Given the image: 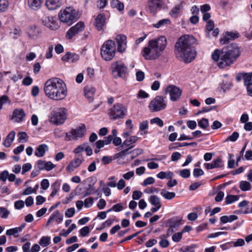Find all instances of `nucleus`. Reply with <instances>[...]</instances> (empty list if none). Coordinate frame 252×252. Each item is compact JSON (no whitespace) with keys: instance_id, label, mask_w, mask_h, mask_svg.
<instances>
[{"instance_id":"f257e3e1","label":"nucleus","mask_w":252,"mask_h":252,"mask_svg":"<svg viewBox=\"0 0 252 252\" xmlns=\"http://www.w3.org/2000/svg\"><path fill=\"white\" fill-rule=\"evenodd\" d=\"M196 41V38L192 35H184L180 37L175 46L176 57L186 63L191 62L196 55V52L192 46Z\"/></svg>"},{"instance_id":"f03ea898","label":"nucleus","mask_w":252,"mask_h":252,"mask_svg":"<svg viewBox=\"0 0 252 252\" xmlns=\"http://www.w3.org/2000/svg\"><path fill=\"white\" fill-rule=\"evenodd\" d=\"M241 51L238 45L232 43L222 48L221 50H215L212 53V58L218 62V65L220 68H224L233 64L238 58Z\"/></svg>"},{"instance_id":"7ed1b4c3","label":"nucleus","mask_w":252,"mask_h":252,"mask_svg":"<svg viewBox=\"0 0 252 252\" xmlns=\"http://www.w3.org/2000/svg\"><path fill=\"white\" fill-rule=\"evenodd\" d=\"M46 96L54 100H62L67 95V88L63 81L59 78H52L47 80L44 86Z\"/></svg>"},{"instance_id":"20e7f679","label":"nucleus","mask_w":252,"mask_h":252,"mask_svg":"<svg viewBox=\"0 0 252 252\" xmlns=\"http://www.w3.org/2000/svg\"><path fill=\"white\" fill-rule=\"evenodd\" d=\"M167 44L165 37L161 36L149 41L147 46L144 48L142 56L147 60H155L163 53Z\"/></svg>"},{"instance_id":"39448f33","label":"nucleus","mask_w":252,"mask_h":252,"mask_svg":"<svg viewBox=\"0 0 252 252\" xmlns=\"http://www.w3.org/2000/svg\"><path fill=\"white\" fill-rule=\"evenodd\" d=\"M116 50L115 42L112 40H107L101 47V56L106 61H111L115 56Z\"/></svg>"},{"instance_id":"423d86ee","label":"nucleus","mask_w":252,"mask_h":252,"mask_svg":"<svg viewBox=\"0 0 252 252\" xmlns=\"http://www.w3.org/2000/svg\"><path fill=\"white\" fill-rule=\"evenodd\" d=\"M59 17L61 22L70 26L79 19L80 15L72 7H69L61 10Z\"/></svg>"},{"instance_id":"0eeeda50","label":"nucleus","mask_w":252,"mask_h":252,"mask_svg":"<svg viewBox=\"0 0 252 252\" xmlns=\"http://www.w3.org/2000/svg\"><path fill=\"white\" fill-rule=\"evenodd\" d=\"M66 119V109L64 108H59L54 109L50 116V122L56 125L64 123Z\"/></svg>"},{"instance_id":"6e6552de","label":"nucleus","mask_w":252,"mask_h":252,"mask_svg":"<svg viewBox=\"0 0 252 252\" xmlns=\"http://www.w3.org/2000/svg\"><path fill=\"white\" fill-rule=\"evenodd\" d=\"M165 97L161 95H158L153 99L149 104V108L151 112H156L161 111L166 107Z\"/></svg>"},{"instance_id":"1a4fd4ad","label":"nucleus","mask_w":252,"mask_h":252,"mask_svg":"<svg viewBox=\"0 0 252 252\" xmlns=\"http://www.w3.org/2000/svg\"><path fill=\"white\" fill-rule=\"evenodd\" d=\"M126 109L121 104L117 103L109 109L108 115L111 120L122 119L126 115Z\"/></svg>"},{"instance_id":"9d476101","label":"nucleus","mask_w":252,"mask_h":252,"mask_svg":"<svg viewBox=\"0 0 252 252\" xmlns=\"http://www.w3.org/2000/svg\"><path fill=\"white\" fill-rule=\"evenodd\" d=\"M86 132V127L84 125H83L78 128L72 129L69 132L65 133L66 137L65 140L70 141L72 140H76L78 138H81L85 135Z\"/></svg>"},{"instance_id":"9b49d317","label":"nucleus","mask_w":252,"mask_h":252,"mask_svg":"<svg viewBox=\"0 0 252 252\" xmlns=\"http://www.w3.org/2000/svg\"><path fill=\"white\" fill-rule=\"evenodd\" d=\"M111 68L115 77H124L127 69L124 63L118 62L113 63L111 65Z\"/></svg>"},{"instance_id":"f8f14e48","label":"nucleus","mask_w":252,"mask_h":252,"mask_svg":"<svg viewBox=\"0 0 252 252\" xmlns=\"http://www.w3.org/2000/svg\"><path fill=\"white\" fill-rule=\"evenodd\" d=\"M164 5L162 0H150L148 2V7L151 13L156 14Z\"/></svg>"},{"instance_id":"ddd939ff","label":"nucleus","mask_w":252,"mask_h":252,"mask_svg":"<svg viewBox=\"0 0 252 252\" xmlns=\"http://www.w3.org/2000/svg\"><path fill=\"white\" fill-rule=\"evenodd\" d=\"M166 93L169 94L172 101H175L180 98L182 91L178 87L171 85L166 88Z\"/></svg>"},{"instance_id":"4468645a","label":"nucleus","mask_w":252,"mask_h":252,"mask_svg":"<svg viewBox=\"0 0 252 252\" xmlns=\"http://www.w3.org/2000/svg\"><path fill=\"white\" fill-rule=\"evenodd\" d=\"M84 23L82 22H79L75 26L69 29L66 33V37L68 39H71L75 34L82 31L84 29Z\"/></svg>"},{"instance_id":"2eb2a0df","label":"nucleus","mask_w":252,"mask_h":252,"mask_svg":"<svg viewBox=\"0 0 252 252\" xmlns=\"http://www.w3.org/2000/svg\"><path fill=\"white\" fill-rule=\"evenodd\" d=\"M115 40L117 43V51L120 53L125 52L126 48V36L124 34L116 36Z\"/></svg>"},{"instance_id":"dca6fc26","label":"nucleus","mask_w":252,"mask_h":252,"mask_svg":"<svg viewBox=\"0 0 252 252\" xmlns=\"http://www.w3.org/2000/svg\"><path fill=\"white\" fill-rule=\"evenodd\" d=\"M236 80L238 82L242 80H244V84L245 86L252 84V73L240 72L237 73Z\"/></svg>"},{"instance_id":"f3484780","label":"nucleus","mask_w":252,"mask_h":252,"mask_svg":"<svg viewBox=\"0 0 252 252\" xmlns=\"http://www.w3.org/2000/svg\"><path fill=\"white\" fill-rule=\"evenodd\" d=\"M106 17L104 13L99 14L95 19L94 26L97 31L103 30L105 24Z\"/></svg>"},{"instance_id":"a211bd4d","label":"nucleus","mask_w":252,"mask_h":252,"mask_svg":"<svg viewBox=\"0 0 252 252\" xmlns=\"http://www.w3.org/2000/svg\"><path fill=\"white\" fill-rule=\"evenodd\" d=\"M204 167L208 170L216 168L221 167L223 166V162L220 158L214 159L211 163H206L204 164Z\"/></svg>"},{"instance_id":"6ab92c4d","label":"nucleus","mask_w":252,"mask_h":252,"mask_svg":"<svg viewBox=\"0 0 252 252\" xmlns=\"http://www.w3.org/2000/svg\"><path fill=\"white\" fill-rule=\"evenodd\" d=\"M40 32V29L35 25L30 26L27 30L29 37L32 39L36 38Z\"/></svg>"},{"instance_id":"aec40b11","label":"nucleus","mask_w":252,"mask_h":252,"mask_svg":"<svg viewBox=\"0 0 252 252\" xmlns=\"http://www.w3.org/2000/svg\"><path fill=\"white\" fill-rule=\"evenodd\" d=\"M25 115L26 114L23 109H16L13 112V116L11 119L14 120L15 122L19 123L23 121Z\"/></svg>"},{"instance_id":"412c9836","label":"nucleus","mask_w":252,"mask_h":252,"mask_svg":"<svg viewBox=\"0 0 252 252\" xmlns=\"http://www.w3.org/2000/svg\"><path fill=\"white\" fill-rule=\"evenodd\" d=\"M83 160L79 158H76L71 160L66 168L68 172H72L75 168L79 167L82 163Z\"/></svg>"},{"instance_id":"4be33fe9","label":"nucleus","mask_w":252,"mask_h":252,"mask_svg":"<svg viewBox=\"0 0 252 252\" xmlns=\"http://www.w3.org/2000/svg\"><path fill=\"white\" fill-rule=\"evenodd\" d=\"M239 36V34L237 32H226L224 37L221 39L220 42L223 44H226L230 40L236 39Z\"/></svg>"},{"instance_id":"5701e85b","label":"nucleus","mask_w":252,"mask_h":252,"mask_svg":"<svg viewBox=\"0 0 252 252\" xmlns=\"http://www.w3.org/2000/svg\"><path fill=\"white\" fill-rule=\"evenodd\" d=\"M79 59V56L75 53L68 52L62 57V60L71 63L77 62Z\"/></svg>"},{"instance_id":"b1692460","label":"nucleus","mask_w":252,"mask_h":252,"mask_svg":"<svg viewBox=\"0 0 252 252\" xmlns=\"http://www.w3.org/2000/svg\"><path fill=\"white\" fill-rule=\"evenodd\" d=\"M95 92V89L93 86L87 85L84 88V94L90 101L93 100Z\"/></svg>"},{"instance_id":"393cba45","label":"nucleus","mask_w":252,"mask_h":252,"mask_svg":"<svg viewBox=\"0 0 252 252\" xmlns=\"http://www.w3.org/2000/svg\"><path fill=\"white\" fill-rule=\"evenodd\" d=\"M181 219L178 218H172L166 221V224L167 226H169V227H171L173 229H175L180 226L181 224Z\"/></svg>"},{"instance_id":"a878e982","label":"nucleus","mask_w":252,"mask_h":252,"mask_svg":"<svg viewBox=\"0 0 252 252\" xmlns=\"http://www.w3.org/2000/svg\"><path fill=\"white\" fill-rule=\"evenodd\" d=\"M55 18L53 16L45 17L42 19V23L47 27L54 30L55 29V25L54 22L55 21Z\"/></svg>"},{"instance_id":"bb28decb","label":"nucleus","mask_w":252,"mask_h":252,"mask_svg":"<svg viewBox=\"0 0 252 252\" xmlns=\"http://www.w3.org/2000/svg\"><path fill=\"white\" fill-rule=\"evenodd\" d=\"M48 147L45 144L39 145L35 150L34 155L37 157H42L44 156L46 152L48 151Z\"/></svg>"},{"instance_id":"cd10ccee","label":"nucleus","mask_w":252,"mask_h":252,"mask_svg":"<svg viewBox=\"0 0 252 252\" xmlns=\"http://www.w3.org/2000/svg\"><path fill=\"white\" fill-rule=\"evenodd\" d=\"M61 0H46V5L50 10H54L60 7Z\"/></svg>"},{"instance_id":"c85d7f7f","label":"nucleus","mask_w":252,"mask_h":252,"mask_svg":"<svg viewBox=\"0 0 252 252\" xmlns=\"http://www.w3.org/2000/svg\"><path fill=\"white\" fill-rule=\"evenodd\" d=\"M138 139V137L136 136H132L128 137L126 140L124 141L123 143L122 146L125 145L127 147H129V150L134 147L133 144L136 143Z\"/></svg>"},{"instance_id":"c756f323","label":"nucleus","mask_w":252,"mask_h":252,"mask_svg":"<svg viewBox=\"0 0 252 252\" xmlns=\"http://www.w3.org/2000/svg\"><path fill=\"white\" fill-rule=\"evenodd\" d=\"M43 2V0H28V4L33 10L38 9Z\"/></svg>"},{"instance_id":"7c9ffc66","label":"nucleus","mask_w":252,"mask_h":252,"mask_svg":"<svg viewBox=\"0 0 252 252\" xmlns=\"http://www.w3.org/2000/svg\"><path fill=\"white\" fill-rule=\"evenodd\" d=\"M16 133L14 131H11L6 137V138L3 143L5 147H9L13 142Z\"/></svg>"},{"instance_id":"2f4dec72","label":"nucleus","mask_w":252,"mask_h":252,"mask_svg":"<svg viewBox=\"0 0 252 252\" xmlns=\"http://www.w3.org/2000/svg\"><path fill=\"white\" fill-rule=\"evenodd\" d=\"M183 8V2L181 1L179 4L176 5L175 7L171 10L170 15L172 17H176L180 13Z\"/></svg>"},{"instance_id":"473e14b6","label":"nucleus","mask_w":252,"mask_h":252,"mask_svg":"<svg viewBox=\"0 0 252 252\" xmlns=\"http://www.w3.org/2000/svg\"><path fill=\"white\" fill-rule=\"evenodd\" d=\"M197 145V143L196 142H191V143H186V142H185V143H179V142H176V143H174L173 144H172V145H171L169 147V150H173V149H176L178 147H184V146H196Z\"/></svg>"},{"instance_id":"72a5a7b5","label":"nucleus","mask_w":252,"mask_h":252,"mask_svg":"<svg viewBox=\"0 0 252 252\" xmlns=\"http://www.w3.org/2000/svg\"><path fill=\"white\" fill-rule=\"evenodd\" d=\"M171 23L170 20L168 19H164L159 20L157 23L153 24V27L158 29L163 26H167Z\"/></svg>"},{"instance_id":"f704fd0d","label":"nucleus","mask_w":252,"mask_h":252,"mask_svg":"<svg viewBox=\"0 0 252 252\" xmlns=\"http://www.w3.org/2000/svg\"><path fill=\"white\" fill-rule=\"evenodd\" d=\"M110 4L112 7L116 8L120 11L123 10L124 8V4L119 0H112Z\"/></svg>"},{"instance_id":"c9c22d12","label":"nucleus","mask_w":252,"mask_h":252,"mask_svg":"<svg viewBox=\"0 0 252 252\" xmlns=\"http://www.w3.org/2000/svg\"><path fill=\"white\" fill-rule=\"evenodd\" d=\"M161 195L166 199L171 200L175 197L176 194L173 192H169L162 189L160 192Z\"/></svg>"},{"instance_id":"e433bc0d","label":"nucleus","mask_w":252,"mask_h":252,"mask_svg":"<svg viewBox=\"0 0 252 252\" xmlns=\"http://www.w3.org/2000/svg\"><path fill=\"white\" fill-rule=\"evenodd\" d=\"M149 201L153 206L161 207L160 199L157 195H152L149 198Z\"/></svg>"},{"instance_id":"4c0bfd02","label":"nucleus","mask_w":252,"mask_h":252,"mask_svg":"<svg viewBox=\"0 0 252 252\" xmlns=\"http://www.w3.org/2000/svg\"><path fill=\"white\" fill-rule=\"evenodd\" d=\"M239 188L243 191H247L251 189L252 186L249 182L243 181L240 183Z\"/></svg>"},{"instance_id":"58836bf2","label":"nucleus","mask_w":252,"mask_h":252,"mask_svg":"<svg viewBox=\"0 0 252 252\" xmlns=\"http://www.w3.org/2000/svg\"><path fill=\"white\" fill-rule=\"evenodd\" d=\"M50 240L49 236H43L39 240V244L43 247H47L50 244Z\"/></svg>"},{"instance_id":"ea45409f","label":"nucleus","mask_w":252,"mask_h":252,"mask_svg":"<svg viewBox=\"0 0 252 252\" xmlns=\"http://www.w3.org/2000/svg\"><path fill=\"white\" fill-rule=\"evenodd\" d=\"M60 184L58 182H55L52 184L51 186V188L52 189V191L50 194V196L53 197L56 195V194L57 193L58 191L60 189Z\"/></svg>"},{"instance_id":"a19ab883","label":"nucleus","mask_w":252,"mask_h":252,"mask_svg":"<svg viewBox=\"0 0 252 252\" xmlns=\"http://www.w3.org/2000/svg\"><path fill=\"white\" fill-rule=\"evenodd\" d=\"M18 141L20 143L26 142L28 140V136L25 132H20L18 133Z\"/></svg>"},{"instance_id":"79ce46f5","label":"nucleus","mask_w":252,"mask_h":252,"mask_svg":"<svg viewBox=\"0 0 252 252\" xmlns=\"http://www.w3.org/2000/svg\"><path fill=\"white\" fill-rule=\"evenodd\" d=\"M239 199L238 195H228L225 198V203L227 204H229L237 201Z\"/></svg>"},{"instance_id":"37998d69","label":"nucleus","mask_w":252,"mask_h":252,"mask_svg":"<svg viewBox=\"0 0 252 252\" xmlns=\"http://www.w3.org/2000/svg\"><path fill=\"white\" fill-rule=\"evenodd\" d=\"M94 190L95 188L94 187V184H89L88 187L86 188L85 191L84 192L83 197H85L91 195L92 192L94 191Z\"/></svg>"},{"instance_id":"c03bdc74","label":"nucleus","mask_w":252,"mask_h":252,"mask_svg":"<svg viewBox=\"0 0 252 252\" xmlns=\"http://www.w3.org/2000/svg\"><path fill=\"white\" fill-rule=\"evenodd\" d=\"M10 214V211L4 207H0V217L2 219H7Z\"/></svg>"},{"instance_id":"a18cd8bd","label":"nucleus","mask_w":252,"mask_h":252,"mask_svg":"<svg viewBox=\"0 0 252 252\" xmlns=\"http://www.w3.org/2000/svg\"><path fill=\"white\" fill-rule=\"evenodd\" d=\"M198 124L199 126L203 129H206L209 126L208 120L206 118H202Z\"/></svg>"},{"instance_id":"49530a36","label":"nucleus","mask_w":252,"mask_h":252,"mask_svg":"<svg viewBox=\"0 0 252 252\" xmlns=\"http://www.w3.org/2000/svg\"><path fill=\"white\" fill-rule=\"evenodd\" d=\"M9 3L7 0H0V11L4 12L8 8Z\"/></svg>"},{"instance_id":"de8ad7c7","label":"nucleus","mask_w":252,"mask_h":252,"mask_svg":"<svg viewBox=\"0 0 252 252\" xmlns=\"http://www.w3.org/2000/svg\"><path fill=\"white\" fill-rule=\"evenodd\" d=\"M239 134L238 132L235 131L233 132V133L228 136L225 140V141H232V142H235L236 141L238 138L239 137Z\"/></svg>"},{"instance_id":"09e8293b","label":"nucleus","mask_w":252,"mask_h":252,"mask_svg":"<svg viewBox=\"0 0 252 252\" xmlns=\"http://www.w3.org/2000/svg\"><path fill=\"white\" fill-rule=\"evenodd\" d=\"M76 228V225L75 223H72L71 226L66 231L63 230L64 232L61 233L60 235L66 237L72 230Z\"/></svg>"},{"instance_id":"8fccbe9b","label":"nucleus","mask_w":252,"mask_h":252,"mask_svg":"<svg viewBox=\"0 0 252 252\" xmlns=\"http://www.w3.org/2000/svg\"><path fill=\"white\" fill-rule=\"evenodd\" d=\"M152 124H157L159 127H162L163 126V122L161 119L158 117L152 119L150 121Z\"/></svg>"},{"instance_id":"3c124183","label":"nucleus","mask_w":252,"mask_h":252,"mask_svg":"<svg viewBox=\"0 0 252 252\" xmlns=\"http://www.w3.org/2000/svg\"><path fill=\"white\" fill-rule=\"evenodd\" d=\"M21 33V31L18 29H14L10 32V35L14 38H17Z\"/></svg>"},{"instance_id":"603ef678","label":"nucleus","mask_w":252,"mask_h":252,"mask_svg":"<svg viewBox=\"0 0 252 252\" xmlns=\"http://www.w3.org/2000/svg\"><path fill=\"white\" fill-rule=\"evenodd\" d=\"M190 170L188 169L181 170L180 171V175L184 178H188L190 176Z\"/></svg>"},{"instance_id":"864d4df0","label":"nucleus","mask_w":252,"mask_h":252,"mask_svg":"<svg viewBox=\"0 0 252 252\" xmlns=\"http://www.w3.org/2000/svg\"><path fill=\"white\" fill-rule=\"evenodd\" d=\"M204 174V171L201 168H194L193 171V175L197 178Z\"/></svg>"},{"instance_id":"5fc2aeb1","label":"nucleus","mask_w":252,"mask_h":252,"mask_svg":"<svg viewBox=\"0 0 252 252\" xmlns=\"http://www.w3.org/2000/svg\"><path fill=\"white\" fill-rule=\"evenodd\" d=\"M155 182V180L154 178L150 177L146 179L143 182L142 185L146 187L148 185H152Z\"/></svg>"},{"instance_id":"6e6d98bb","label":"nucleus","mask_w":252,"mask_h":252,"mask_svg":"<svg viewBox=\"0 0 252 252\" xmlns=\"http://www.w3.org/2000/svg\"><path fill=\"white\" fill-rule=\"evenodd\" d=\"M183 234L180 232H178L174 234L172 236V239L175 242H179L182 238Z\"/></svg>"},{"instance_id":"4d7b16f0","label":"nucleus","mask_w":252,"mask_h":252,"mask_svg":"<svg viewBox=\"0 0 252 252\" xmlns=\"http://www.w3.org/2000/svg\"><path fill=\"white\" fill-rule=\"evenodd\" d=\"M94 203V198L93 197H88L84 200V206L86 208H89L92 206Z\"/></svg>"},{"instance_id":"13d9d810","label":"nucleus","mask_w":252,"mask_h":252,"mask_svg":"<svg viewBox=\"0 0 252 252\" xmlns=\"http://www.w3.org/2000/svg\"><path fill=\"white\" fill-rule=\"evenodd\" d=\"M108 180L110 181V182H108L107 183V186L111 187V188H114L116 187L117 186V184L115 182V176H111L108 178Z\"/></svg>"},{"instance_id":"bf43d9fd","label":"nucleus","mask_w":252,"mask_h":252,"mask_svg":"<svg viewBox=\"0 0 252 252\" xmlns=\"http://www.w3.org/2000/svg\"><path fill=\"white\" fill-rule=\"evenodd\" d=\"M90 232V229L89 226H85L80 230V234L82 236H86Z\"/></svg>"},{"instance_id":"052dcab7","label":"nucleus","mask_w":252,"mask_h":252,"mask_svg":"<svg viewBox=\"0 0 252 252\" xmlns=\"http://www.w3.org/2000/svg\"><path fill=\"white\" fill-rule=\"evenodd\" d=\"M87 145V143H85L81 145L77 146L74 150V153L75 154H79L83 151H85V146Z\"/></svg>"},{"instance_id":"680f3d73","label":"nucleus","mask_w":252,"mask_h":252,"mask_svg":"<svg viewBox=\"0 0 252 252\" xmlns=\"http://www.w3.org/2000/svg\"><path fill=\"white\" fill-rule=\"evenodd\" d=\"M19 231H18L17 228L15 227L7 230L6 231V234L8 236L14 235L15 237H17V236H15V235Z\"/></svg>"},{"instance_id":"e2e57ef3","label":"nucleus","mask_w":252,"mask_h":252,"mask_svg":"<svg viewBox=\"0 0 252 252\" xmlns=\"http://www.w3.org/2000/svg\"><path fill=\"white\" fill-rule=\"evenodd\" d=\"M32 168V165L30 163H27L24 164L22 166V174L23 175L25 174L26 172L30 171Z\"/></svg>"},{"instance_id":"0e129e2a","label":"nucleus","mask_w":252,"mask_h":252,"mask_svg":"<svg viewBox=\"0 0 252 252\" xmlns=\"http://www.w3.org/2000/svg\"><path fill=\"white\" fill-rule=\"evenodd\" d=\"M181 154L179 152H174L172 153L171 159L172 161H176L180 159Z\"/></svg>"},{"instance_id":"69168bd1","label":"nucleus","mask_w":252,"mask_h":252,"mask_svg":"<svg viewBox=\"0 0 252 252\" xmlns=\"http://www.w3.org/2000/svg\"><path fill=\"white\" fill-rule=\"evenodd\" d=\"M214 28V23L212 20H209L207 22L206 29L208 32H211Z\"/></svg>"},{"instance_id":"338daca9","label":"nucleus","mask_w":252,"mask_h":252,"mask_svg":"<svg viewBox=\"0 0 252 252\" xmlns=\"http://www.w3.org/2000/svg\"><path fill=\"white\" fill-rule=\"evenodd\" d=\"M75 214V209L74 208H70L68 209L65 213V215L66 217L71 218Z\"/></svg>"},{"instance_id":"774afa93","label":"nucleus","mask_w":252,"mask_h":252,"mask_svg":"<svg viewBox=\"0 0 252 252\" xmlns=\"http://www.w3.org/2000/svg\"><path fill=\"white\" fill-rule=\"evenodd\" d=\"M136 80L140 82L143 81L144 79L145 74L143 71L139 70L136 72Z\"/></svg>"}]
</instances>
